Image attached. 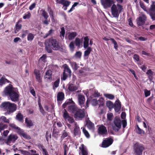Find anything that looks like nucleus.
<instances>
[{
  "mask_svg": "<svg viewBox=\"0 0 155 155\" xmlns=\"http://www.w3.org/2000/svg\"><path fill=\"white\" fill-rule=\"evenodd\" d=\"M134 58L137 61H138L139 60V56L137 54H135L134 55Z\"/></svg>",
  "mask_w": 155,
  "mask_h": 155,
  "instance_id": "obj_63",
  "label": "nucleus"
},
{
  "mask_svg": "<svg viewBox=\"0 0 155 155\" xmlns=\"http://www.w3.org/2000/svg\"><path fill=\"white\" fill-rule=\"evenodd\" d=\"M106 105L110 109L114 107L113 103L110 101L106 102Z\"/></svg>",
  "mask_w": 155,
  "mask_h": 155,
  "instance_id": "obj_42",
  "label": "nucleus"
},
{
  "mask_svg": "<svg viewBox=\"0 0 155 155\" xmlns=\"http://www.w3.org/2000/svg\"><path fill=\"white\" fill-rule=\"evenodd\" d=\"M0 121H2L6 123H9V119H7L6 117L4 116H2L0 117Z\"/></svg>",
  "mask_w": 155,
  "mask_h": 155,
  "instance_id": "obj_36",
  "label": "nucleus"
},
{
  "mask_svg": "<svg viewBox=\"0 0 155 155\" xmlns=\"http://www.w3.org/2000/svg\"><path fill=\"white\" fill-rule=\"evenodd\" d=\"M20 151L21 154L23 155H30V153L27 151L20 150Z\"/></svg>",
  "mask_w": 155,
  "mask_h": 155,
  "instance_id": "obj_53",
  "label": "nucleus"
},
{
  "mask_svg": "<svg viewBox=\"0 0 155 155\" xmlns=\"http://www.w3.org/2000/svg\"><path fill=\"white\" fill-rule=\"evenodd\" d=\"M77 35V33L76 32H72L68 34V38L69 40H71L73 39Z\"/></svg>",
  "mask_w": 155,
  "mask_h": 155,
  "instance_id": "obj_23",
  "label": "nucleus"
},
{
  "mask_svg": "<svg viewBox=\"0 0 155 155\" xmlns=\"http://www.w3.org/2000/svg\"><path fill=\"white\" fill-rule=\"evenodd\" d=\"M140 7L143 8L145 11H146L147 13H148V12L147 10V8L145 6L143 2H140Z\"/></svg>",
  "mask_w": 155,
  "mask_h": 155,
  "instance_id": "obj_58",
  "label": "nucleus"
},
{
  "mask_svg": "<svg viewBox=\"0 0 155 155\" xmlns=\"http://www.w3.org/2000/svg\"><path fill=\"white\" fill-rule=\"evenodd\" d=\"M9 83V81L6 79L3 78L2 77L0 79V85H2L5 84L6 82Z\"/></svg>",
  "mask_w": 155,
  "mask_h": 155,
  "instance_id": "obj_35",
  "label": "nucleus"
},
{
  "mask_svg": "<svg viewBox=\"0 0 155 155\" xmlns=\"http://www.w3.org/2000/svg\"><path fill=\"white\" fill-rule=\"evenodd\" d=\"M93 95L94 97H99L100 96V94L97 91L95 90Z\"/></svg>",
  "mask_w": 155,
  "mask_h": 155,
  "instance_id": "obj_60",
  "label": "nucleus"
},
{
  "mask_svg": "<svg viewBox=\"0 0 155 155\" xmlns=\"http://www.w3.org/2000/svg\"><path fill=\"white\" fill-rule=\"evenodd\" d=\"M79 148L81 150L82 155H87L88 152L85 147L83 144H82L81 147Z\"/></svg>",
  "mask_w": 155,
  "mask_h": 155,
  "instance_id": "obj_26",
  "label": "nucleus"
},
{
  "mask_svg": "<svg viewBox=\"0 0 155 155\" xmlns=\"http://www.w3.org/2000/svg\"><path fill=\"white\" fill-rule=\"evenodd\" d=\"M34 73L35 74V78L37 81L39 82H41V81L42 78L39 71L35 69V70Z\"/></svg>",
  "mask_w": 155,
  "mask_h": 155,
  "instance_id": "obj_19",
  "label": "nucleus"
},
{
  "mask_svg": "<svg viewBox=\"0 0 155 155\" xmlns=\"http://www.w3.org/2000/svg\"><path fill=\"white\" fill-rule=\"evenodd\" d=\"M18 137L16 134H10L5 140V143L8 145L11 143H14L17 140Z\"/></svg>",
  "mask_w": 155,
  "mask_h": 155,
  "instance_id": "obj_7",
  "label": "nucleus"
},
{
  "mask_svg": "<svg viewBox=\"0 0 155 155\" xmlns=\"http://www.w3.org/2000/svg\"><path fill=\"white\" fill-rule=\"evenodd\" d=\"M78 102L80 105L81 108L84 107L85 106L84 105V102L85 101L84 97L83 95L81 94H79L78 95Z\"/></svg>",
  "mask_w": 155,
  "mask_h": 155,
  "instance_id": "obj_18",
  "label": "nucleus"
},
{
  "mask_svg": "<svg viewBox=\"0 0 155 155\" xmlns=\"http://www.w3.org/2000/svg\"><path fill=\"white\" fill-rule=\"evenodd\" d=\"M52 71L51 70H48L45 73L44 78L48 79H51Z\"/></svg>",
  "mask_w": 155,
  "mask_h": 155,
  "instance_id": "obj_27",
  "label": "nucleus"
},
{
  "mask_svg": "<svg viewBox=\"0 0 155 155\" xmlns=\"http://www.w3.org/2000/svg\"><path fill=\"white\" fill-rule=\"evenodd\" d=\"M69 63L72 68L75 70H77L79 68L78 65L75 62L70 61Z\"/></svg>",
  "mask_w": 155,
  "mask_h": 155,
  "instance_id": "obj_28",
  "label": "nucleus"
},
{
  "mask_svg": "<svg viewBox=\"0 0 155 155\" xmlns=\"http://www.w3.org/2000/svg\"><path fill=\"white\" fill-rule=\"evenodd\" d=\"M82 55V53L80 51H78L76 52L74 56V57L78 58H81Z\"/></svg>",
  "mask_w": 155,
  "mask_h": 155,
  "instance_id": "obj_46",
  "label": "nucleus"
},
{
  "mask_svg": "<svg viewBox=\"0 0 155 155\" xmlns=\"http://www.w3.org/2000/svg\"><path fill=\"white\" fill-rule=\"evenodd\" d=\"M144 148L141 144L136 143L134 147L135 155H142Z\"/></svg>",
  "mask_w": 155,
  "mask_h": 155,
  "instance_id": "obj_8",
  "label": "nucleus"
},
{
  "mask_svg": "<svg viewBox=\"0 0 155 155\" xmlns=\"http://www.w3.org/2000/svg\"><path fill=\"white\" fill-rule=\"evenodd\" d=\"M71 71L68 66L67 65L65 67L63 72V77L61 78L62 80H65L67 78L68 74L71 76Z\"/></svg>",
  "mask_w": 155,
  "mask_h": 155,
  "instance_id": "obj_13",
  "label": "nucleus"
},
{
  "mask_svg": "<svg viewBox=\"0 0 155 155\" xmlns=\"http://www.w3.org/2000/svg\"><path fill=\"white\" fill-rule=\"evenodd\" d=\"M64 108L68 107V110L70 112L75 114L78 108L74 104H71L69 103H65L63 105Z\"/></svg>",
  "mask_w": 155,
  "mask_h": 155,
  "instance_id": "obj_9",
  "label": "nucleus"
},
{
  "mask_svg": "<svg viewBox=\"0 0 155 155\" xmlns=\"http://www.w3.org/2000/svg\"><path fill=\"white\" fill-rule=\"evenodd\" d=\"M104 95L105 97L110 100L113 99L114 98V96L112 94H104Z\"/></svg>",
  "mask_w": 155,
  "mask_h": 155,
  "instance_id": "obj_37",
  "label": "nucleus"
},
{
  "mask_svg": "<svg viewBox=\"0 0 155 155\" xmlns=\"http://www.w3.org/2000/svg\"><path fill=\"white\" fill-rule=\"evenodd\" d=\"M89 39L87 37H84L83 45L84 48H85L88 47L89 45Z\"/></svg>",
  "mask_w": 155,
  "mask_h": 155,
  "instance_id": "obj_31",
  "label": "nucleus"
},
{
  "mask_svg": "<svg viewBox=\"0 0 155 155\" xmlns=\"http://www.w3.org/2000/svg\"><path fill=\"white\" fill-rule=\"evenodd\" d=\"M60 82V79H58L56 81H55L54 84V85L53 86V88L54 89H55V88H57L59 86V84Z\"/></svg>",
  "mask_w": 155,
  "mask_h": 155,
  "instance_id": "obj_44",
  "label": "nucleus"
},
{
  "mask_svg": "<svg viewBox=\"0 0 155 155\" xmlns=\"http://www.w3.org/2000/svg\"><path fill=\"white\" fill-rule=\"evenodd\" d=\"M69 47L70 49V50L71 51H73L74 48V42L72 41L70 42L69 45Z\"/></svg>",
  "mask_w": 155,
  "mask_h": 155,
  "instance_id": "obj_51",
  "label": "nucleus"
},
{
  "mask_svg": "<svg viewBox=\"0 0 155 155\" xmlns=\"http://www.w3.org/2000/svg\"><path fill=\"white\" fill-rule=\"evenodd\" d=\"M71 2L66 0H61V4L62 5L64 6L68 7L70 5Z\"/></svg>",
  "mask_w": 155,
  "mask_h": 155,
  "instance_id": "obj_33",
  "label": "nucleus"
},
{
  "mask_svg": "<svg viewBox=\"0 0 155 155\" xmlns=\"http://www.w3.org/2000/svg\"><path fill=\"white\" fill-rule=\"evenodd\" d=\"M121 126V121L119 117H116L112 125L113 129L115 132H118L120 129Z\"/></svg>",
  "mask_w": 155,
  "mask_h": 155,
  "instance_id": "obj_6",
  "label": "nucleus"
},
{
  "mask_svg": "<svg viewBox=\"0 0 155 155\" xmlns=\"http://www.w3.org/2000/svg\"><path fill=\"white\" fill-rule=\"evenodd\" d=\"M101 2L104 8H107L110 7L113 3L112 0H101Z\"/></svg>",
  "mask_w": 155,
  "mask_h": 155,
  "instance_id": "obj_14",
  "label": "nucleus"
},
{
  "mask_svg": "<svg viewBox=\"0 0 155 155\" xmlns=\"http://www.w3.org/2000/svg\"><path fill=\"white\" fill-rule=\"evenodd\" d=\"M16 118L18 120L21 121L23 119V116L20 113H18L16 115Z\"/></svg>",
  "mask_w": 155,
  "mask_h": 155,
  "instance_id": "obj_54",
  "label": "nucleus"
},
{
  "mask_svg": "<svg viewBox=\"0 0 155 155\" xmlns=\"http://www.w3.org/2000/svg\"><path fill=\"white\" fill-rule=\"evenodd\" d=\"M136 132L138 134H144L145 132L143 130L141 129L138 126V125H137V127L135 128Z\"/></svg>",
  "mask_w": 155,
  "mask_h": 155,
  "instance_id": "obj_30",
  "label": "nucleus"
},
{
  "mask_svg": "<svg viewBox=\"0 0 155 155\" xmlns=\"http://www.w3.org/2000/svg\"><path fill=\"white\" fill-rule=\"evenodd\" d=\"M41 11L42 12L41 15L44 17L45 19H47L48 17V13L44 10H42Z\"/></svg>",
  "mask_w": 155,
  "mask_h": 155,
  "instance_id": "obj_41",
  "label": "nucleus"
},
{
  "mask_svg": "<svg viewBox=\"0 0 155 155\" xmlns=\"http://www.w3.org/2000/svg\"><path fill=\"white\" fill-rule=\"evenodd\" d=\"M87 125L88 128L90 130H93L94 128V124L90 120L87 122Z\"/></svg>",
  "mask_w": 155,
  "mask_h": 155,
  "instance_id": "obj_29",
  "label": "nucleus"
},
{
  "mask_svg": "<svg viewBox=\"0 0 155 155\" xmlns=\"http://www.w3.org/2000/svg\"><path fill=\"white\" fill-rule=\"evenodd\" d=\"M92 51V48L91 47H88L87 49L84 51V57L85 59H87L88 56Z\"/></svg>",
  "mask_w": 155,
  "mask_h": 155,
  "instance_id": "obj_24",
  "label": "nucleus"
},
{
  "mask_svg": "<svg viewBox=\"0 0 155 155\" xmlns=\"http://www.w3.org/2000/svg\"><path fill=\"white\" fill-rule=\"evenodd\" d=\"M21 21H22L21 20H19L16 23L15 29V33H17V32L21 29L22 25L21 24H19V23L21 22Z\"/></svg>",
  "mask_w": 155,
  "mask_h": 155,
  "instance_id": "obj_21",
  "label": "nucleus"
},
{
  "mask_svg": "<svg viewBox=\"0 0 155 155\" xmlns=\"http://www.w3.org/2000/svg\"><path fill=\"white\" fill-rule=\"evenodd\" d=\"M65 30L63 27H62L61 28V31L60 32V36L61 37L62 36L63 37V38L64 37V35H65Z\"/></svg>",
  "mask_w": 155,
  "mask_h": 155,
  "instance_id": "obj_52",
  "label": "nucleus"
},
{
  "mask_svg": "<svg viewBox=\"0 0 155 155\" xmlns=\"http://www.w3.org/2000/svg\"><path fill=\"white\" fill-rule=\"evenodd\" d=\"M8 126L7 125L4 124L2 123H0V132L1 131L6 128Z\"/></svg>",
  "mask_w": 155,
  "mask_h": 155,
  "instance_id": "obj_48",
  "label": "nucleus"
},
{
  "mask_svg": "<svg viewBox=\"0 0 155 155\" xmlns=\"http://www.w3.org/2000/svg\"><path fill=\"white\" fill-rule=\"evenodd\" d=\"M78 89L77 86H76L74 84L69 83L68 84V90L71 91H74Z\"/></svg>",
  "mask_w": 155,
  "mask_h": 155,
  "instance_id": "obj_22",
  "label": "nucleus"
},
{
  "mask_svg": "<svg viewBox=\"0 0 155 155\" xmlns=\"http://www.w3.org/2000/svg\"><path fill=\"white\" fill-rule=\"evenodd\" d=\"M149 12L151 18L154 20H155V5L153 3L151 5L149 8Z\"/></svg>",
  "mask_w": 155,
  "mask_h": 155,
  "instance_id": "obj_16",
  "label": "nucleus"
},
{
  "mask_svg": "<svg viewBox=\"0 0 155 155\" xmlns=\"http://www.w3.org/2000/svg\"><path fill=\"white\" fill-rule=\"evenodd\" d=\"M89 101L87 100L86 104V106L82 108V109H78L74 114V117L76 118L80 119L84 117L85 116L84 109L87 108L88 107Z\"/></svg>",
  "mask_w": 155,
  "mask_h": 155,
  "instance_id": "obj_5",
  "label": "nucleus"
},
{
  "mask_svg": "<svg viewBox=\"0 0 155 155\" xmlns=\"http://www.w3.org/2000/svg\"><path fill=\"white\" fill-rule=\"evenodd\" d=\"M98 101V104L99 103H100L99 105L100 106H103L104 104V99L103 98L101 97L100 98Z\"/></svg>",
  "mask_w": 155,
  "mask_h": 155,
  "instance_id": "obj_47",
  "label": "nucleus"
},
{
  "mask_svg": "<svg viewBox=\"0 0 155 155\" xmlns=\"http://www.w3.org/2000/svg\"><path fill=\"white\" fill-rule=\"evenodd\" d=\"M25 123L28 127H31L33 125V123L31 120L28 119L27 118L25 119Z\"/></svg>",
  "mask_w": 155,
  "mask_h": 155,
  "instance_id": "obj_39",
  "label": "nucleus"
},
{
  "mask_svg": "<svg viewBox=\"0 0 155 155\" xmlns=\"http://www.w3.org/2000/svg\"><path fill=\"white\" fill-rule=\"evenodd\" d=\"M121 105L119 101H116L114 105V110L116 112H118L120 110Z\"/></svg>",
  "mask_w": 155,
  "mask_h": 155,
  "instance_id": "obj_25",
  "label": "nucleus"
},
{
  "mask_svg": "<svg viewBox=\"0 0 155 155\" xmlns=\"http://www.w3.org/2000/svg\"><path fill=\"white\" fill-rule=\"evenodd\" d=\"M91 104L92 105L94 106H96L98 104V101L96 99H93L91 101Z\"/></svg>",
  "mask_w": 155,
  "mask_h": 155,
  "instance_id": "obj_56",
  "label": "nucleus"
},
{
  "mask_svg": "<svg viewBox=\"0 0 155 155\" xmlns=\"http://www.w3.org/2000/svg\"><path fill=\"white\" fill-rule=\"evenodd\" d=\"M9 130H4L3 131V135L5 137H6L8 135V133H9Z\"/></svg>",
  "mask_w": 155,
  "mask_h": 155,
  "instance_id": "obj_62",
  "label": "nucleus"
},
{
  "mask_svg": "<svg viewBox=\"0 0 155 155\" xmlns=\"http://www.w3.org/2000/svg\"><path fill=\"white\" fill-rule=\"evenodd\" d=\"M31 14L30 12H28L25 14L24 15L23 17V18L24 19H29L31 17Z\"/></svg>",
  "mask_w": 155,
  "mask_h": 155,
  "instance_id": "obj_40",
  "label": "nucleus"
},
{
  "mask_svg": "<svg viewBox=\"0 0 155 155\" xmlns=\"http://www.w3.org/2000/svg\"><path fill=\"white\" fill-rule=\"evenodd\" d=\"M68 135V134L66 131H64L63 133L61 136L62 138H64Z\"/></svg>",
  "mask_w": 155,
  "mask_h": 155,
  "instance_id": "obj_61",
  "label": "nucleus"
},
{
  "mask_svg": "<svg viewBox=\"0 0 155 155\" xmlns=\"http://www.w3.org/2000/svg\"><path fill=\"white\" fill-rule=\"evenodd\" d=\"M62 48L61 44L55 39L50 38L45 42V49L48 53H51L52 49L54 50H58L61 49Z\"/></svg>",
  "mask_w": 155,
  "mask_h": 155,
  "instance_id": "obj_2",
  "label": "nucleus"
},
{
  "mask_svg": "<svg viewBox=\"0 0 155 155\" xmlns=\"http://www.w3.org/2000/svg\"><path fill=\"white\" fill-rule=\"evenodd\" d=\"M144 94L146 97H147L150 95V91H148L147 89L145 90L144 91Z\"/></svg>",
  "mask_w": 155,
  "mask_h": 155,
  "instance_id": "obj_57",
  "label": "nucleus"
},
{
  "mask_svg": "<svg viewBox=\"0 0 155 155\" xmlns=\"http://www.w3.org/2000/svg\"><path fill=\"white\" fill-rule=\"evenodd\" d=\"M3 93L5 95L8 96L12 101H17L19 100V96L18 89L13 87L11 85L5 88Z\"/></svg>",
  "mask_w": 155,
  "mask_h": 155,
  "instance_id": "obj_1",
  "label": "nucleus"
},
{
  "mask_svg": "<svg viewBox=\"0 0 155 155\" xmlns=\"http://www.w3.org/2000/svg\"><path fill=\"white\" fill-rule=\"evenodd\" d=\"M122 123L123 124V127L124 128L127 125V123L126 120H123L122 121Z\"/></svg>",
  "mask_w": 155,
  "mask_h": 155,
  "instance_id": "obj_64",
  "label": "nucleus"
},
{
  "mask_svg": "<svg viewBox=\"0 0 155 155\" xmlns=\"http://www.w3.org/2000/svg\"><path fill=\"white\" fill-rule=\"evenodd\" d=\"M98 133L102 135L106 134L107 133L106 127L103 125L100 126L98 129Z\"/></svg>",
  "mask_w": 155,
  "mask_h": 155,
  "instance_id": "obj_15",
  "label": "nucleus"
},
{
  "mask_svg": "<svg viewBox=\"0 0 155 155\" xmlns=\"http://www.w3.org/2000/svg\"><path fill=\"white\" fill-rule=\"evenodd\" d=\"M107 118L109 120H111L113 117V115L112 113H110L107 114Z\"/></svg>",
  "mask_w": 155,
  "mask_h": 155,
  "instance_id": "obj_50",
  "label": "nucleus"
},
{
  "mask_svg": "<svg viewBox=\"0 0 155 155\" xmlns=\"http://www.w3.org/2000/svg\"><path fill=\"white\" fill-rule=\"evenodd\" d=\"M9 126L11 127L13 129L16 130L18 133V132H19V131L21 130L19 127L16 126L14 124H9Z\"/></svg>",
  "mask_w": 155,
  "mask_h": 155,
  "instance_id": "obj_34",
  "label": "nucleus"
},
{
  "mask_svg": "<svg viewBox=\"0 0 155 155\" xmlns=\"http://www.w3.org/2000/svg\"><path fill=\"white\" fill-rule=\"evenodd\" d=\"M75 43L76 46L80 47L81 40L78 38H76L75 41Z\"/></svg>",
  "mask_w": 155,
  "mask_h": 155,
  "instance_id": "obj_49",
  "label": "nucleus"
},
{
  "mask_svg": "<svg viewBox=\"0 0 155 155\" xmlns=\"http://www.w3.org/2000/svg\"><path fill=\"white\" fill-rule=\"evenodd\" d=\"M64 94L62 92H59L58 93L57 96V99L58 101H61L64 99Z\"/></svg>",
  "mask_w": 155,
  "mask_h": 155,
  "instance_id": "obj_32",
  "label": "nucleus"
},
{
  "mask_svg": "<svg viewBox=\"0 0 155 155\" xmlns=\"http://www.w3.org/2000/svg\"><path fill=\"white\" fill-rule=\"evenodd\" d=\"M39 110L40 112L44 115H45V111L44 110L41 105L40 104H39Z\"/></svg>",
  "mask_w": 155,
  "mask_h": 155,
  "instance_id": "obj_55",
  "label": "nucleus"
},
{
  "mask_svg": "<svg viewBox=\"0 0 155 155\" xmlns=\"http://www.w3.org/2000/svg\"><path fill=\"white\" fill-rule=\"evenodd\" d=\"M146 20V17L144 14L141 13V15L137 19V22L138 26L143 25Z\"/></svg>",
  "mask_w": 155,
  "mask_h": 155,
  "instance_id": "obj_11",
  "label": "nucleus"
},
{
  "mask_svg": "<svg viewBox=\"0 0 155 155\" xmlns=\"http://www.w3.org/2000/svg\"><path fill=\"white\" fill-rule=\"evenodd\" d=\"M113 142V140L111 138H105L102 141L101 147L104 148L107 147L111 145Z\"/></svg>",
  "mask_w": 155,
  "mask_h": 155,
  "instance_id": "obj_10",
  "label": "nucleus"
},
{
  "mask_svg": "<svg viewBox=\"0 0 155 155\" xmlns=\"http://www.w3.org/2000/svg\"><path fill=\"white\" fill-rule=\"evenodd\" d=\"M123 9V6L120 4H113L111 8L112 15L114 17L118 18L120 13L122 11Z\"/></svg>",
  "mask_w": 155,
  "mask_h": 155,
  "instance_id": "obj_4",
  "label": "nucleus"
},
{
  "mask_svg": "<svg viewBox=\"0 0 155 155\" xmlns=\"http://www.w3.org/2000/svg\"><path fill=\"white\" fill-rule=\"evenodd\" d=\"M46 140L47 141H48L49 137L50 138H51V134H49L48 132H47L46 134Z\"/></svg>",
  "mask_w": 155,
  "mask_h": 155,
  "instance_id": "obj_59",
  "label": "nucleus"
},
{
  "mask_svg": "<svg viewBox=\"0 0 155 155\" xmlns=\"http://www.w3.org/2000/svg\"><path fill=\"white\" fill-rule=\"evenodd\" d=\"M72 125L74 128V134L75 135H79L80 133V128L77 123L75 121L72 123Z\"/></svg>",
  "mask_w": 155,
  "mask_h": 155,
  "instance_id": "obj_17",
  "label": "nucleus"
},
{
  "mask_svg": "<svg viewBox=\"0 0 155 155\" xmlns=\"http://www.w3.org/2000/svg\"><path fill=\"white\" fill-rule=\"evenodd\" d=\"M18 133L25 138L28 140L31 139L30 136L24 132L21 129L19 131V132H18Z\"/></svg>",
  "mask_w": 155,
  "mask_h": 155,
  "instance_id": "obj_20",
  "label": "nucleus"
},
{
  "mask_svg": "<svg viewBox=\"0 0 155 155\" xmlns=\"http://www.w3.org/2000/svg\"><path fill=\"white\" fill-rule=\"evenodd\" d=\"M1 107L6 109L9 114L15 111L17 109V106L15 104L9 101L2 103Z\"/></svg>",
  "mask_w": 155,
  "mask_h": 155,
  "instance_id": "obj_3",
  "label": "nucleus"
},
{
  "mask_svg": "<svg viewBox=\"0 0 155 155\" xmlns=\"http://www.w3.org/2000/svg\"><path fill=\"white\" fill-rule=\"evenodd\" d=\"M148 75L149 78L150 79L154 74V72L151 70H149L146 73Z\"/></svg>",
  "mask_w": 155,
  "mask_h": 155,
  "instance_id": "obj_43",
  "label": "nucleus"
},
{
  "mask_svg": "<svg viewBox=\"0 0 155 155\" xmlns=\"http://www.w3.org/2000/svg\"><path fill=\"white\" fill-rule=\"evenodd\" d=\"M35 35L31 33H29L27 36V39L28 41H32L34 38Z\"/></svg>",
  "mask_w": 155,
  "mask_h": 155,
  "instance_id": "obj_38",
  "label": "nucleus"
},
{
  "mask_svg": "<svg viewBox=\"0 0 155 155\" xmlns=\"http://www.w3.org/2000/svg\"><path fill=\"white\" fill-rule=\"evenodd\" d=\"M63 117L65 120H68L71 124L74 121L73 118L69 115L68 113L65 109L63 111Z\"/></svg>",
  "mask_w": 155,
  "mask_h": 155,
  "instance_id": "obj_12",
  "label": "nucleus"
},
{
  "mask_svg": "<svg viewBox=\"0 0 155 155\" xmlns=\"http://www.w3.org/2000/svg\"><path fill=\"white\" fill-rule=\"evenodd\" d=\"M81 129H82V130L84 134L85 135L86 137L88 138L90 137V135L88 132V131L85 129L84 127H82Z\"/></svg>",
  "mask_w": 155,
  "mask_h": 155,
  "instance_id": "obj_45",
  "label": "nucleus"
}]
</instances>
